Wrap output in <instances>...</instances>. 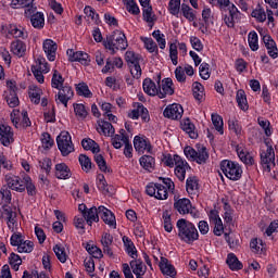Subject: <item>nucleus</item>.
I'll list each match as a JSON object with an SVG mask.
<instances>
[{"label": "nucleus", "mask_w": 278, "mask_h": 278, "mask_svg": "<svg viewBox=\"0 0 278 278\" xmlns=\"http://www.w3.org/2000/svg\"><path fill=\"white\" fill-rule=\"evenodd\" d=\"M176 227L180 242H185V244H194V242L199 240V230L192 222L186 218H180L177 220Z\"/></svg>", "instance_id": "f257e3e1"}, {"label": "nucleus", "mask_w": 278, "mask_h": 278, "mask_svg": "<svg viewBox=\"0 0 278 278\" xmlns=\"http://www.w3.org/2000/svg\"><path fill=\"white\" fill-rule=\"evenodd\" d=\"M103 46L112 51V55L116 51H125L129 45L127 43V37L122 30H114L110 36L106 37V40L103 41Z\"/></svg>", "instance_id": "f03ea898"}, {"label": "nucleus", "mask_w": 278, "mask_h": 278, "mask_svg": "<svg viewBox=\"0 0 278 278\" xmlns=\"http://www.w3.org/2000/svg\"><path fill=\"white\" fill-rule=\"evenodd\" d=\"M222 173L230 181H240L242 179V166L238 162L223 160L219 164Z\"/></svg>", "instance_id": "7ed1b4c3"}, {"label": "nucleus", "mask_w": 278, "mask_h": 278, "mask_svg": "<svg viewBox=\"0 0 278 278\" xmlns=\"http://www.w3.org/2000/svg\"><path fill=\"white\" fill-rule=\"evenodd\" d=\"M184 154L189 160V162H195V164H207L210 160V152L205 146L199 147L198 150L190 146H186L184 149Z\"/></svg>", "instance_id": "20e7f679"}, {"label": "nucleus", "mask_w": 278, "mask_h": 278, "mask_svg": "<svg viewBox=\"0 0 278 278\" xmlns=\"http://www.w3.org/2000/svg\"><path fill=\"white\" fill-rule=\"evenodd\" d=\"M141 55L134 51H126L125 61L130 68V75L134 79H140L142 77V67H140Z\"/></svg>", "instance_id": "39448f33"}, {"label": "nucleus", "mask_w": 278, "mask_h": 278, "mask_svg": "<svg viewBox=\"0 0 278 278\" xmlns=\"http://www.w3.org/2000/svg\"><path fill=\"white\" fill-rule=\"evenodd\" d=\"M56 144L63 157L71 155L75 151V146L68 131H63L56 137Z\"/></svg>", "instance_id": "423d86ee"}, {"label": "nucleus", "mask_w": 278, "mask_h": 278, "mask_svg": "<svg viewBox=\"0 0 278 278\" xmlns=\"http://www.w3.org/2000/svg\"><path fill=\"white\" fill-rule=\"evenodd\" d=\"M146 194L154 197L157 201H166L168 199V189L162 182H149L146 186Z\"/></svg>", "instance_id": "0eeeda50"}, {"label": "nucleus", "mask_w": 278, "mask_h": 278, "mask_svg": "<svg viewBox=\"0 0 278 278\" xmlns=\"http://www.w3.org/2000/svg\"><path fill=\"white\" fill-rule=\"evenodd\" d=\"M25 16L30 18V24L35 29H42L45 27V13L36 12V7L26 9Z\"/></svg>", "instance_id": "6e6552de"}, {"label": "nucleus", "mask_w": 278, "mask_h": 278, "mask_svg": "<svg viewBox=\"0 0 278 278\" xmlns=\"http://www.w3.org/2000/svg\"><path fill=\"white\" fill-rule=\"evenodd\" d=\"M134 147L135 151L139 153V155H144V153H153V146L151 141L146 136H135L134 138Z\"/></svg>", "instance_id": "1a4fd4ad"}, {"label": "nucleus", "mask_w": 278, "mask_h": 278, "mask_svg": "<svg viewBox=\"0 0 278 278\" xmlns=\"http://www.w3.org/2000/svg\"><path fill=\"white\" fill-rule=\"evenodd\" d=\"M58 90L59 92L55 96V101H59V103H62L64 108H68V101H71L75 96V91H73V87H71L68 84H65Z\"/></svg>", "instance_id": "9d476101"}, {"label": "nucleus", "mask_w": 278, "mask_h": 278, "mask_svg": "<svg viewBox=\"0 0 278 278\" xmlns=\"http://www.w3.org/2000/svg\"><path fill=\"white\" fill-rule=\"evenodd\" d=\"M66 53L70 62H79L83 66H90V54L73 49H67Z\"/></svg>", "instance_id": "9b49d317"}, {"label": "nucleus", "mask_w": 278, "mask_h": 278, "mask_svg": "<svg viewBox=\"0 0 278 278\" xmlns=\"http://www.w3.org/2000/svg\"><path fill=\"white\" fill-rule=\"evenodd\" d=\"M163 116L165 118H169L170 121H180V118L184 116V106L177 103L169 104L163 111Z\"/></svg>", "instance_id": "f8f14e48"}, {"label": "nucleus", "mask_w": 278, "mask_h": 278, "mask_svg": "<svg viewBox=\"0 0 278 278\" xmlns=\"http://www.w3.org/2000/svg\"><path fill=\"white\" fill-rule=\"evenodd\" d=\"M7 188L10 190H14L15 192H25V175L23 178L20 176H7Z\"/></svg>", "instance_id": "ddd939ff"}, {"label": "nucleus", "mask_w": 278, "mask_h": 278, "mask_svg": "<svg viewBox=\"0 0 278 278\" xmlns=\"http://www.w3.org/2000/svg\"><path fill=\"white\" fill-rule=\"evenodd\" d=\"M0 142L3 147H10L12 142H14V132L12 131V127L0 124Z\"/></svg>", "instance_id": "4468645a"}, {"label": "nucleus", "mask_w": 278, "mask_h": 278, "mask_svg": "<svg viewBox=\"0 0 278 278\" xmlns=\"http://www.w3.org/2000/svg\"><path fill=\"white\" fill-rule=\"evenodd\" d=\"M262 41L267 50V54L271 60H277L278 58V48H277V42L270 35H265L262 38Z\"/></svg>", "instance_id": "2eb2a0df"}, {"label": "nucleus", "mask_w": 278, "mask_h": 278, "mask_svg": "<svg viewBox=\"0 0 278 278\" xmlns=\"http://www.w3.org/2000/svg\"><path fill=\"white\" fill-rule=\"evenodd\" d=\"M175 94V88H173V78H164L162 85L159 86V99H166V97H173Z\"/></svg>", "instance_id": "dca6fc26"}, {"label": "nucleus", "mask_w": 278, "mask_h": 278, "mask_svg": "<svg viewBox=\"0 0 278 278\" xmlns=\"http://www.w3.org/2000/svg\"><path fill=\"white\" fill-rule=\"evenodd\" d=\"M229 14L224 15V23L229 29L236 27V21L240 18V11L235 4L228 5Z\"/></svg>", "instance_id": "f3484780"}, {"label": "nucleus", "mask_w": 278, "mask_h": 278, "mask_svg": "<svg viewBox=\"0 0 278 278\" xmlns=\"http://www.w3.org/2000/svg\"><path fill=\"white\" fill-rule=\"evenodd\" d=\"M42 49L49 62H55V55L58 53V43L53 41V39H46L43 40Z\"/></svg>", "instance_id": "a211bd4d"}, {"label": "nucleus", "mask_w": 278, "mask_h": 278, "mask_svg": "<svg viewBox=\"0 0 278 278\" xmlns=\"http://www.w3.org/2000/svg\"><path fill=\"white\" fill-rule=\"evenodd\" d=\"M98 210L99 216L102 218L103 223L109 225V227L116 229V216L113 214V212L105 206H99Z\"/></svg>", "instance_id": "6ab92c4d"}, {"label": "nucleus", "mask_w": 278, "mask_h": 278, "mask_svg": "<svg viewBox=\"0 0 278 278\" xmlns=\"http://www.w3.org/2000/svg\"><path fill=\"white\" fill-rule=\"evenodd\" d=\"M261 165L263 167V170H265L266 173H270V170H273V167L276 166L275 152H261Z\"/></svg>", "instance_id": "aec40b11"}, {"label": "nucleus", "mask_w": 278, "mask_h": 278, "mask_svg": "<svg viewBox=\"0 0 278 278\" xmlns=\"http://www.w3.org/2000/svg\"><path fill=\"white\" fill-rule=\"evenodd\" d=\"M180 129L188 134L191 140H197L199 138V132H197V126H194V123H192V121L188 117L180 121Z\"/></svg>", "instance_id": "412c9836"}, {"label": "nucleus", "mask_w": 278, "mask_h": 278, "mask_svg": "<svg viewBox=\"0 0 278 278\" xmlns=\"http://www.w3.org/2000/svg\"><path fill=\"white\" fill-rule=\"evenodd\" d=\"M114 68H123V59L121 56L106 59L105 65L101 73H103V75H108V73H114Z\"/></svg>", "instance_id": "4be33fe9"}, {"label": "nucleus", "mask_w": 278, "mask_h": 278, "mask_svg": "<svg viewBox=\"0 0 278 278\" xmlns=\"http://www.w3.org/2000/svg\"><path fill=\"white\" fill-rule=\"evenodd\" d=\"M54 176L56 179H71L73 177V173L71 172V167L66 165V163H58L54 166Z\"/></svg>", "instance_id": "5701e85b"}, {"label": "nucleus", "mask_w": 278, "mask_h": 278, "mask_svg": "<svg viewBox=\"0 0 278 278\" xmlns=\"http://www.w3.org/2000/svg\"><path fill=\"white\" fill-rule=\"evenodd\" d=\"M174 210L178 212V214H181L182 216H186L192 210V202L188 198H182L174 202Z\"/></svg>", "instance_id": "b1692460"}, {"label": "nucleus", "mask_w": 278, "mask_h": 278, "mask_svg": "<svg viewBox=\"0 0 278 278\" xmlns=\"http://www.w3.org/2000/svg\"><path fill=\"white\" fill-rule=\"evenodd\" d=\"M143 92L149 97H159L160 86L155 85V81L151 78L143 79L142 83Z\"/></svg>", "instance_id": "393cba45"}, {"label": "nucleus", "mask_w": 278, "mask_h": 278, "mask_svg": "<svg viewBox=\"0 0 278 278\" xmlns=\"http://www.w3.org/2000/svg\"><path fill=\"white\" fill-rule=\"evenodd\" d=\"M139 164L147 173H153L155 170V159L152 155L143 154L139 159Z\"/></svg>", "instance_id": "a878e982"}, {"label": "nucleus", "mask_w": 278, "mask_h": 278, "mask_svg": "<svg viewBox=\"0 0 278 278\" xmlns=\"http://www.w3.org/2000/svg\"><path fill=\"white\" fill-rule=\"evenodd\" d=\"M186 190L188 194L197 195L201 192V185H199V179L197 176H190L186 180Z\"/></svg>", "instance_id": "bb28decb"}, {"label": "nucleus", "mask_w": 278, "mask_h": 278, "mask_svg": "<svg viewBox=\"0 0 278 278\" xmlns=\"http://www.w3.org/2000/svg\"><path fill=\"white\" fill-rule=\"evenodd\" d=\"M159 268L161 273L166 275L167 277H175L177 271L175 270V266L168 263V258L161 256V261L159 263Z\"/></svg>", "instance_id": "cd10ccee"}, {"label": "nucleus", "mask_w": 278, "mask_h": 278, "mask_svg": "<svg viewBox=\"0 0 278 278\" xmlns=\"http://www.w3.org/2000/svg\"><path fill=\"white\" fill-rule=\"evenodd\" d=\"M264 240L258 238H252L250 240V250L254 255H264L266 253V248Z\"/></svg>", "instance_id": "c85d7f7f"}, {"label": "nucleus", "mask_w": 278, "mask_h": 278, "mask_svg": "<svg viewBox=\"0 0 278 278\" xmlns=\"http://www.w3.org/2000/svg\"><path fill=\"white\" fill-rule=\"evenodd\" d=\"M174 173L179 179V181H185L186 180V170L190 168V164L186 160L177 161V164L175 165Z\"/></svg>", "instance_id": "c756f323"}, {"label": "nucleus", "mask_w": 278, "mask_h": 278, "mask_svg": "<svg viewBox=\"0 0 278 278\" xmlns=\"http://www.w3.org/2000/svg\"><path fill=\"white\" fill-rule=\"evenodd\" d=\"M237 155L245 166H253V164H255L253 155L242 147L237 148Z\"/></svg>", "instance_id": "7c9ffc66"}, {"label": "nucleus", "mask_w": 278, "mask_h": 278, "mask_svg": "<svg viewBox=\"0 0 278 278\" xmlns=\"http://www.w3.org/2000/svg\"><path fill=\"white\" fill-rule=\"evenodd\" d=\"M226 264L232 271L242 270V268H244L242 262H240V260H238V256H236L232 252L228 253Z\"/></svg>", "instance_id": "2f4dec72"}, {"label": "nucleus", "mask_w": 278, "mask_h": 278, "mask_svg": "<svg viewBox=\"0 0 278 278\" xmlns=\"http://www.w3.org/2000/svg\"><path fill=\"white\" fill-rule=\"evenodd\" d=\"M129 266L135 276L147 275V265L140 258H134L129 262Z\"/></svg>", "instance_id": "473e14b6"}, {"label": "nucleus", "mask_w": 278, "mask_h": 278, "mask_svg": "<svg viewBox=\"0 0 278 278\" xmlns=\"http://www.w3.org/2000/svg\"><path fill=\"white\" fill-rule=\"evenodd\" d=\"M99 208L92 206L83 215V218L86 220L87 225L92 226V223H99Z\"/></svg>", "instance_id": "72a5a7b5"}, {"label": "nucleus", "mask_w": 278, "mask_h": 278, "mask_svg": "<svg viewBox=\"0 0 278 278\" xmlns=\"http://www.w3.org/2000/svg\"><path fill=\"white\" fill-rule=\"evenodd\" d=\"M11 51L14 55H17V58H23V55H25V51H27V45L17 39L11 42Z\"/></svg>", "instance_id": "f704fd0d"}, {"label": "nucleus", "mask_w": 278, "mask_h": 278, "mask_svg": "<svg viewBox=\"0 0 278 278\" xmlns=\"http://www.w3.org/2000/svg\"><path fill=\"white\" fill-rule=\"evenodd\" d=\"M12 203V191L8 186H2L0 189V205L8 207Z\"/></svg>", "instance_id": "c9c22d12"}, {"label": "nucleus", "mask_w": 278, "mask_h": 278, "mask_svg": "<svg viewBox=\"0 0 278 278\" xmlns=\"http://www.w3.org/2000/svg\"><path fill=\"white\" fill-rule=\"evenodd\" d=\"M98 131L99 134H102L103 136H114L115 134V129L114 126L112 125V123L108 122V121H101L98 124Z\"/></svg>", "instance_id": "e433bc0d"}, {"label": "nucleus", "mask_w": 278, "mask_h": 278, "mask_svg": "<svg viewBox=\"0 0 278 278\" xmlns=\"http://www.w3.org/2000/svg\"><path fill=\"white\" fill-rule=\"evenodd\" d=\"M180 13L189 23H194V21H197V11L187 3L181 4Z\"/></svg>", "instance_id": "4c0bfd02"}, {"label": "nucleus", "mask_w": 278, "mask_h": 278, "mask_svg": "<svg viewBox=\"0 0 278 278\" xmlns=\"http://www.w3.org/2000/svg\"><path fill=\"white\" fill-rule=\"evenodd\" d=\"M236 101L238 103V108L242 110V112H247L249 110V101L247 100V92L243 89H239L236 94Z\"/></svg>", "instance_id": "58836bf2"}, {"label": "nucleus", "mask_w": 278, "mask_h": 278, "mask_svg": "<svg viewBox=\"0 0 278 278\" xmlns=\"http://www.w3.org/2000/svg\"><path fill=\"white\" fill-rule=\"evenodd\" d=\"M81 147H83V149H85V151H90L92 153H100V151H101L99 143H97V141H94L90 138L83 139Z\"/></svg>", "instance_id": "ea45409f"}, {"label": "nucleus", "mask_w": 278, "mask_h": 278, "mask_svg": "<svg viewBox=\"0 0 278 278\" xmlns=\"http://www.w3.org/2000/svg\"><path fill=\"white\" fill-rule=\"evenodd\" d=\"M211 121L218 134L223 136L225 134V123L223 122V116L218 115L217 113H213L211 115Z\"/></svg>", "instance_id": "a19ab883"}, {"label": "nucleus", "mask_w": 278, "mask_h": 278, "mask_svg": "<svg viewBox=\"0 0 278 278\" xmlns=\"http://www.w3.org/2000/svg\"><path fill=\"white\" fill-rule=\"evenodd\" d=\"M93 160L101 173H112V168L108 167V162L105 161V157H103L99 153H93Z\"/></svg>", "instance_id": "79ce46f5"}, {"label": "nucleus", "mask_w": 278, "mask_h": 278, "mask_svg": "<svg viewBox=\"0 0 278 278\" xmlns=\"http://www.w3.org/2000/svg\"><path fill=\"white\" fill-rule=\"evenodd\" d=\"M192 92L195 101H203L205 97V87L199 81H194L192 85Z\"/></svg>", "instance_id": "37998d69"}, {"label": "nucleus", "mask_w": 278, "mask_h": 278, "mask_svg": "<svg viewBox=\"0 0 278 278\" xmlns=\"http://www.w3.org/2000/svg\"><path fill=\"white\" fill-rule=\"evenodd\" d=\"M248 45L251 51H257L260 49V37L257 31L251 30L248 35Z\"/></svg>", "instance_id": "c03bdc74"}, {"label": "nucleus", "mask_w": 278, "mask_h": 278, "mask_svg": "<svg viewBox=\"0 0 278 278\" xmlns=\"http://www.w3.org/2000/svg\"><path fill=\"white\" fill-rule=\"evenodd\" d=\"M63 86H66V84H64V77L62 74H60V72H58V70H54L51 78V87L58 90Z\"/></svg>", "instance_id": "a18cd8bd"}, {"label": "nucleus", "mask_w": 278, "mask_h": 278, "mask_svg": "<svg viewBox=\"0 0 278 278\" xmlns=\"http://www.w3.org/2000/svg\"><path fill=\"white\" fill-rule=\"evenodd\" d=\"M182 157L178 154H175L173 156V154H163V157H162V162L165 166H168V168H174L175 165L177 164V161H181Z\"/></svg>", "instance_id": "49530a36"}, {"label": "nucleus", "mask_w": 278, "mask_h": 278, "mask_svg": "<svg viewBox=\"0 0 278 278\" xmlns=\"http://www.w3.org/2000/svg\"><path fill=\"white\" fill-rule=\"evenodd\" d=\"M76 92L78 97H85V99H92V91H90V88L86 83H79L78 85H76Z\"/></svg>", "instance_id": "de8ad7c7"}, {"label": "nucleus", "mask_w": 278, "mask_h": 278, "mask_svg": "<svg viewBox=\"0 0 278 278\" xmlns=\"http://www.w3.org/2000/svg\"><path fill=\"white\" fill-rule=\"evenodd\" d=\"M167 10L172 16L179 18V12L181 10V0H169Z\"/></svg>", "instance_id": "09e8293b"}, {"label": "nucleus", "mask_w": 278, "mask_h": 278, "mask_svg": "<svg viewBox=\"0 0 278 278\" xmlns=\"http://www.w3.org/2000/svg\"><path fill=\"white\" fill-rule=\"evenodd\" d=\"M53 252L55 253L56 258L61 264H66V260H68V255H66V250L61 244H55L53 247Z\"/></svg>", "instance_id": "8fccbe9b"}, {"label": "nucleus", "mask_w": 278, "mask_h": 278, "mask_svg": "<svg viewBox=\"0 0 278 278\" xmlns=\"http://www.w3.org/2000/svg\"><path fill=\"white\" fill-rule=\"evenodd\" d=\"M78 161L85 173L92 170V166L94 167V165L92 164V160H90L86 154H80L78 156Z\"/></svg>", "instance_id": "3c124183"}, {"label": "nucleus", "mask_w": 278, "mask_h": 278, "mask_svg": "<svg viewBox=\"0 0 278 278\" xmlns=\"http://www.w3.org/2000/svg\"><path fill=\"white\" fill-rule=\"evenodd\" d=\"M124 5H126L127 12L129 14H132L134 16H138L140 14V7H138V3L134 0H123Z\"/></svg>", "instance_id": "603ef678"}, {"label": "nucleus", "mask_w": 278, "mask_h": 278, "mask_svg": "<svg viewBox=\"0 0 278 278\" xmlns=\"http://www.w3.org/2000/svg\"><path fill=\"white\" fill-rule=\"evenodd\" d=\"M9 264L11 268L17 273V270L21 268V265L23 264V260L21 258V255L12 252L9 256Z\"/></svg>", "instance_id": "864d4df0"}, {"label": "nucleus", "mask_w": 278, "mask_h": 278, "mask_svg": "<svg viewBox=\"0 0 278 278\" xmlns=\"http://www.w3.org/2000/svg\"><path fill=\"white\" fill-rule=\"evenodd\" d=\"M24 186L27 191L28 197H36V185L31 181V177L29 175L24 176Z\"/></svg>", "instance_id": "5fc2aeb1"}, {"label": "nucleus", "mask_w": 278, "mask_h": 278, "mask_svg": "<svg viewBox=\"0 0 278 278\" xmlns=\"http://www.w3.org/2000/svg\"><path fill=\"white\" fill-rule=\"evenodd\" d=\"M9 36H13V38H27V33H24L23 29H20L16 25H10L8 30Z\"/></svg>", "instance_id": "6e6d98bb"}, {"label": "nucleus", "mask_w": 278, "mask_h": 278, "mask_svg": "<svg viewBox=\"0 0 278 278\" xmlns=\"http://www.w3.org/2000/svg\"><path fill=\"white\" fill-rule=\"evenodd\" d=\"M11 8L13 10H18V8H34V0H12L11 1Z\"/></svg>", "instance_id": "4d7b16f0"}, {"label": "nucleus", "mask_w": 278, "mask_h": 278, "mask_svg": "<svg viewBox=\"0 0 278 278\" xmlns=\"http://www.w3.org/2000/svg\"><path fill=\"white\" fill-rule=\"evenodd\" d=\"M85 249L87 253H89V255H91L96 260H101V257H103V252L101 251V249L97 248V245L87 243Z\"/></svg>", "instance_id": "13d9d810"}, {"label": "nucleus", "mask_w": 278, "mask_h": 278, "mask_svg": "<svg viewBox=\"0 0 278 278\" xmlns=\"http://www.w3.org/2000/svg\"><path fill=\"white\" fill-rule=\"evenodd\" d=\"M142 16L146 23H155V14H153V5L142 7Z\"/></svg>", "instance_id": "bf43d9fd"}, {"label": "nucleus", "mask_w": 278, "mask_h": 278, "mask_svg": "<svg viewBox=\"0 0 278 278\" xmlns=\"http://www.w3.org/2000/svg\"><path fill=\"white\" fill-rule=\"evenodd\" d=\"M152 37L156 40L160 49H166V36L162 34V30L156 29L152 33Z\"/></svg>", "instance_id": "052dcab7"}, {"label": "nucleus", "mask_w": 278, "mask_h": 278, "mask_svg": "<svg viewBox=\"0 0 278 278\" xmlns=\"http://www.w3.org/2000/svg\"><path fill=\"white\" fill-rule=\"evenodd\" d=\"M253 18H256L258 23H264L266 21V11L262 5L257 4L256 9L252 11Z\"/></svg>", "instance_id": "680f3d73"}, {"label": "nucleus", "mask_w": 278, "mask_h": 278, "mask_svg": "<svg viewBox=\"0 0 278 278\" xmlns=\"http://www.w3.org/2000/svg\"><path fill=\"white\" fill-rule=\"evenodd\" d=\"M41 170H45L46 175H51V166H53V161L49 157H43L38 162Z\"/></svg>", "instance_id": "e2e57ef3"}, {"label": "nucleus", "mask_w": 278, "mask_h": 278, "mask_svg": "<svg viewBox=\"0 0 278 278\" xmlns=\"http://www.w3.org/2000/svg\"><path fill=\"white\" fill-rule=\"evenodd\" d=\"M228 129L236 134V136H241L242 134V126H240V123L236 118L228 121Z\"/></svg>", "instance_id": "0e129e2a"}, {"label": "nucleus", "mask_w": 278, "mask_h": 278, "mask_svg": "<svg viewBox=\"0 0 278 278\" xmlns=\"http://www.w3.org/2000/svg\"><path fill=\"white\" fill-rule=\"evenodd\" d=\"M74 112L78 118H86L88 116L86 105H84L83 103L74 104Z\"/></svg>", "instance_id": "69168bd1"}, {"label": "nucleus", "mask_w": 278, "mask_h": 278, "mask_svg": "<svg viewBox=\"0 0 278 278\" xmlns=\"http://www.w3.org/2000/svg\"><path fill=\"white\" fill-rule=\"evenodd\" d=\"M199 73H200L201 79H204L205 81H207V79L211 76L210 65L206 62L201 63L199 67Z\"/></svg>", "instance_id": "338daca9"}, {"label": "nucleus", "mask_w": 278, "mask_h": 278, "mask_svg": "<svg viewBox=\"0 0 278 278\" xmlns=\"http://www.w3.org/2000/svg\"><path fill=\"white\" fill-rule=\"evenodd\" d=\"M34 251V243L29 240H24L22 245L17 248V252L20 253H31Z\"/></svg>", "instance_id": "774afa93"}]
</instances>
